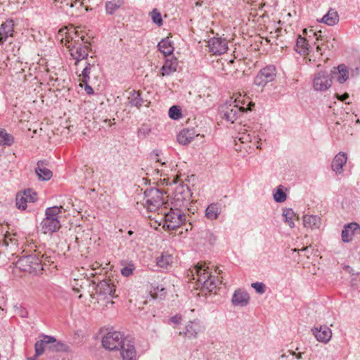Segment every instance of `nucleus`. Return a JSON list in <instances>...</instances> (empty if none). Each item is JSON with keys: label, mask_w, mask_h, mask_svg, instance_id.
I'll return each instance as SVG.
<instances>
[{"label": "nucleus", "mask_w": 360, "mask_h": 360, "mask_svg": "<svg viewBox=\"0 0 360 360\" xmlns=\"http://www.w3.org/2000/svg\"><path fill=\"white\" fill-rule=\"evenodd\" d=\"M67 34L66 28L59 30L58 35L62 37L60 40L61 43L64 44L68 47L71 56L75 60V65H78L82 60L88 58L89 46L82 44L78 41L72 42Z\"/></svg>", "instance_id": "1"}, {"label": "nucleus", "mask_w": 360, "mask_h": 360, "mask_svg": "<svg viewBox=\"0 0 360 360\" xmlns=\"http://www.w3.org/2000/svg\"><path fill=\"white\" fill-rule=\"evenodd\" d=\"M42 259L36 255H28L20 257L15 264V268L23 272L38 275L44 270Z\"/></svg>", "instance_id": "2"}, {"label": "nucleus", "mask_w": 360, "mask_h": 360, "mask_svg": "<svg viewBox=\"0 0 360 360\" xmlns=\"http://www.w3.org/2000/svg\"><path fill=\"white\" fill-rule=\"evenodd\" d=\"M254 105V103L250 102L245 108L243 105H239L238 102L236 99L234 101L231 99L229 102H226L221 107V113L224 120L233 123L240 116L242 112L247 110L251 111L252 107Z\"/></svg>", "instance_id": "3"}, {"label": "nucleus", "mask_w": 360, "mask_h": 360, "mask_svg": "<svg viewBox=\"0 0 360 360\" xmlns=\"http://www.w3.org/2000/svg\"><path fill=\"white\" fill-rule=\"evenodd\" d=\"M184 209L174 207L171 205L169 210L164 212L165 224L164 228L167 230H175L185 224L186 215Z\"/></svg>", "instance_id": "4"}, {"label": "nucleus", "mask_w": 360, "mask_h": 360, "mask_svg": "<svg viewBox=\"0 0 360 360\" xmlns=\"http://www.w3.org/2000/svg\"><path fill=\"white\" fill-rule=\"evenodd\" d=\"M165 204L162 190L153 187L144 191L143 205L149 212H155Z\"/></svg>", "instance_id": "5"}, {"label": "nucleus", "mask_w": 360, "mask_h": 360, "mask_svg": "<svg viewBox=\"0 0 360 360\" xmlns=\"http://www.w3.org/2000/svg\"><path fill=\"white\" fill-rule=\"evenodd\" d=\"M191 196L192 193L189 187L186 184H181L175 188L171 205L187 210Z\"/></svg>", "instance_id": "6"}, {"label": "nucleus", "mask_w": 360, "mask_h": 360, "mask_svg": "<svg viewBox=\"0 0 360 360\" xmlns=\"http://www.w3.org/2000/svg\"><path fill=\"white\" fill-rule=\"evenodd\" d=\"M127 341L120 332H108L102 339V345L110 351L119 350Z\"/></svg>", "instance_id": "7"}, {"label": "nucleus", "mask_w": 360, "mask_h": 360, "mask_svg": "<svg viewBox=\"0 0 360 360\" xmlns=\"http://www.w3.org/2000/svg\"><path fill=\"white\" fill-rule=\"evenodd\" d=\"M332 85V76L330 72L321 70L315 74L313 80V86L316 91H323Z\"/></svg>", "instance_id": "8"}, {"label": "nucleus", "mask_w": 360, "mask_h": 360, "mask_svg": "<svg viewBox=\"0 0 360 360\" xmlns=\"http://www.w3.org/2000/svg\"><path fill=\"white\" fill-rule=\"evenodd\" d=\"M276 75V70L274 65H267L260 70L254 79L257 86H265L268 82H272Z\"/></svg>", "instance_id": "9"}, {"label": "nucleus", "mask_w": 360, "mask_h": 360, "mask_svg": "<svg viewBox=\"0 0 360 360\" xmlns=\"http://www.w3.org/2000/svg\"><path fill=\"white\" fill-rule=\"evenodd\" d=\"M99 299H108L115 297V287L111 280H103L98 283L95 288Z\"/></svg>", "instance_id": "10"}, {"label": "nucleus", "mask_w": 360, "mask_h": 360, "mask_svg": "<svg viewBox=\"0 0 360 360\" xmlns=\"http://www.w3.org/2000/svg\"><path fill=\"white\" fill-rule=\"evenodd\" d=\"M192 276L195 274L197 276V284L198 286L203 285L211 276V273L208 271V267L204 262H198L191 271Z\"/></svg>", "instance_id": "11"}, {"label": "nucleus", "mask_w": 360, "mask_h": 360, "mask_svg": "<svg viewBox=\"0 0 360 360\" xmlns=\"http://www.w3.org/2000/svg\"><path fill=\"white\" fill-rule=\"evenodd\" d=\"M208 46L210 51L216 55H221L228 49L226 40L220 37L211 38L208 41Z\"/></svg>", "instance_id": "12"}, {"label": "nucleus", "mask_w": 360, "mask_h": 360, "mask_svg": "<svg viewBox=\"0 0 360 360\" xmlns=\"http://www.w3.org/2000/svg\"><path fill=\"white\" fill-rule=\"evenodd\" d=\"M205 327L200 320H194L189 321L186 326V330L184 334L189 339L196 338L198 335L203 333Z\"/></svg>", "instance_id": "13"}, {"label": "nucleus", "mask_w": 360, "mask_h": 360, "mask_svg": "<svg viewBox=\"0 0 360 360\" xmlns=\"http://www.w3.org/2000/svg\"><path fill=\"white\" fill-rule=\"evenodd\" d=\"M14 25V22L12 19H7L1 24L0 45H3L8 38L13 37Z\"/></svg>", "instance_id": "14"}, {"label": "nucleus", "mask_w": 360, "mask_h": 360, "mask_svg": "<svg viewBox=\"0 0 360 360\" xmlns=\"http://www.w3.org/2000/svg\"><path fill=\"white\" fill-rule=\"evenodd\" d=\"M311 332L319 342L323 343L329 342L332 337V330L325 325L314 326Z\"/></svg>", "instance_id": "15"}, {"label": "nucleus", "mask_w": 360, "mask_h": 360, "mask_svg": "<svg viewBox=\"0 0 360 360\" xmlns=\"http://www.w3.org/2000/svg\"><path fill=\"white\" fill-rule=\"evenodd\" d=\"M61 224L58 219L44 218L41 222V231L45 234H51L56 232L60 228Z\"/></svg>", "instance_id": "16"}, {"label": "nucleus", "mask_w": 360, "mask_h": 360, "mask_svg": "<svg viewBox=\"0 0 360 360\" xmlns=\"http://www.w3.org/2000/svg\"><path fill=\"white\" fill-rule=\"evenodd\" d=\"M231 302L234 306L245 307L250 302V296L246 291L239 288L235 290Z\"/></svg>", "instance_id": "17"}, {"label": "nucleus", "mask_w": 360, "mask_h": 360, "mask_svg": "<svg viewBox=\"0 0 360 360\" xmlns=\"http://www.w3.org/2000/svg\"><path fill=\"white\" fill-rule=\"evenodd\" d=\"M46 160H39L37 163L35 173L39 180L48 181L51 179L53 176L52 172L49 169L46 168Z\"/></svg>", "instance_id": "18"}, {"label": "nucleus", "mask_w": 360, "mask_h": 360, "mask_svg": "<svg viewBox=\"0 0 360 360\" xmlns=\"http://www.w3.org/2000/svg\"><path fill=\"white\" fill-rule=\"evenodd\" d=\"M43 339L37 340L34 344L35 354L37 356H39L44 353L46 345L49 346V344L56 341V338L53 336L41 335Z\"/></svg>", "instance_id": "19"}, {"label": "nucleus", "mask_w": 360, "mask_h": 360, "mask_svg": "<svg viewBox=\"0 0 360 360\" xmlns=\"http://www.w3.org/2000/svg\"><path fill=\"white\" fill-rule=\"evenodd\" d=\"M330 73L332 77H335L340 84H343L349 77V71L347 66L344 64H341L337 68H333Z\"/></svg>", "instance_id": "20"}, {"label": "nucleus", "mask_w": 360, "mask_h": 360, "mask_svg": "<svg viewBox=\"0 0 360 360\" xmlns=\"http://www.w3.org/2000/svg\"><path fill=\"white\" fill-rule=\"evenodd\" d=\"M123 360H136V352L133 344L127 341L120 348Z\"/></svg>", "instance_id": "21"}, {"label": "nucleus", "mask_w": 360, "mask_h": 360, "mask_svg": "<svg viewBox=\"0 0 360 360\" xmlns=\"http://www.w3.org/2000/svg\"><path fill=\"white\" fill-rule=\"evenodd\" d=\"M177 65L178 61L175 57H172L170 59H167L160 69L161 76H169L172 73L176 72Z\"/></svg>", "instance_id": "22"}, {"label": "nucleus", "mask_w": 360, "mask_h": 360, "mask_svg": "<svg viewBox=\"0 0 360 360\" xmlns=\"http://www.w3.org/2000/svg\"><path fill=\"white\" fill-rule=\"evenodd\" d=\"M197 134L194 129H184L177 135V141L181 145L191 143Z\"/></svg>", "instance_id": "23"}, {"label": "nucleus", "mask_w": 360, "mask_h": 360, "mask_svg": "<svg viewBox=\"0 0 360 360\" xmlns=\"http://www.w3.org/2000/svg\"><path fill=\"white\" fill-rule=\"evenodd\" d=\"M347 160V157L346 153L343 152H340L337 154L331 164L332 169L337 174L342 173V167L346 164Z\"/></svg>", "instance_id": "24"}, {"label": "nucleus", "mask_w": 360, "mask_h": 360, "mask_svg": "<svg viewBox=\"0 0 360 360\" xmlns=\"http://www.w3.org/2000/svg\"><path fill=\"white\" fill-rule=\"evenodd\" d=\"M304 227L311 229H319L321 224V219L317 215H304L303 217Z\"/></svg>", "instance_id": "25"}, {"label": "nucleus", "mask_w": 360, "mask_h": 360, "mask_svg": "<svg viewBox=\"0 0 360 360\" xmlns=\"http://www.w3.org/2000/svg\"><path fill=\"white\" fill-rule=\"evenodd\" d=\"M47 349L51 352H71L70 347L61 341H56L51 344H49Z\"/></svg>", "instance_id": "26"}, {"label": "nucleus", "mask_w": 360, "mask_h": 360, "mask_svg": "<svg viewBox=\"0 0 360 360\" xmlns=\"http://www.w3.org/2000/svg\"><path fill=\"white\" fill-rule=\"evenodd\" d=\"M173 256L167 252H164L156 258V264L160 268L167 269L173 263Z\"/></svg>", "instance_id": "27"}, {"label": "nucleus", "mask_w": 360, "mask_h": 360, "mask_svg": "<svg viewBox=\"0 0 360 360\" xmlns=\"http://www.w3.org/2000/svg\"><path fill=\"white\" fill-rule=\"evenodd\" d=\"M158 49L165 56L171 55L174 51V46L168 38L162 39L158 44Z\"/></svg>", "instance_id": "28"}, {"label": "nucleus", "mask_w": 360, "mask_h": 360, "mask_svg": "<svg viewBox=\"0 0 360 360\" xmlns=\"http://www.w3.org/2000/svg\"><path fill=\"white\" fill-rule=\"evenodd\" d=\"M339 21L338 12L334 9H330L328 12L322 18V22L328 25L333 26Z\"/></svg>", "instance_id": "29"}, {"label": "nucleus", "mask_w": 360, "mask_h": 360, "mask_svg": "<svg viewBox=\"0 0 360 360\" xmlns=\"http://www.w3.org/2000/svg\"><path fill=\"white\" fill-rule=\"evenodd\" d=\"M220 212V205L218 203H212L205 210V217L210 220L216 219Z\"/></svg>", "instance_id": "30"}, {"label": "nucleus", "mask_w": 360, "mask_h": 360, "mask_svg": "<svg viewBox=\"0 0 360 360\" xmlns=\"http://www.w3.org/2000/svg\"><path fill=\"white\" fill-rule=\"evenodd\" d=\"M309 44L306 38L299 36L296 42V51L300 54L307 55L309 53Z\"/></svg>", "instance_id": "31"}, {"label": "nucleus", "mask_w": 360, "mask_h": 360, "mask_svg": "<svg viewBox=\"0 0 360 360\" xmlns=\"http://www.w3.org/2000/svg\"><path fill=\"white\" fill-rule=\"evenodd\" d=\"M13 143V136L7 133L5 129H0V146H11Z\"/></svg>", "instance_id": "32"}, {"label": "nucleus", "mask_w": 360, "mask_h": 360, "mask_svg": "<svg viewBox=\"0 0 360 360\" xmlns=\"http://www.w3.org/2000/svg\"><path fill=\"white\" fill-rule=\"evenodd\" d=\"M123 4V0H111L105 4L107 13L113 14Z\"/></svg>", "instance_id": "33"}, {"label": "nucleus", "mask_w": 360, "mask_h": 360, "mask_svg": "<svg viewBox=\"0 0 360 360\" xmlns=\"http://www.w3.org/2000/svg\"><path fill=\"white\" fill-rule=\"evenodd\" d=\"M129 103L131 106L137 108L141 107L143 103V100L141 97V94L139 91L133 90L130 92Z\"/></svg>", "instance_id": "34"}, {"label": "nucleus", "mask_w": 360, "mask_h": 360, "mask_svg": "<svg viewBox=\"0 0 360 360\" xmlns=\"http://www.w3.org/2000/svg\"><path fill=\"white\" fill-rule=\"evenodd\" d=\"M219 284V280L216 279L215 277L211 276L203 285L200 287L203 290H206L209 292H212L217 285Z\"/></svg>", "instance_id": "35"}, {"label": "nucleus", "mask_w": 360, "mask_h": 360, "mask_svg": "<svg viewBox=\"0 0 360 360\" xmlns=\"http://www.w3.org/2000/svg\"><path fill=\"white\" fill-rule=\"evenodd\" d=\"M295 212L291 208L284 209L283 211V217H284V221L288 223L290 227L293 228L295 224L293 221V217Z\"/></svg>", "instance_id": "36"}, {"label": "nucleus", "mask_w": 360, "mask_h": 360, "mask_svg": "<svg viewBox=\"0 0 360 360\" xmlns=\"http://www.w3.org/2000/svg\"><path fill=\"white\" fill-rule=\"evenodd\" d=\"M60 209L62 207L53 206L51 207H48L45 211V218H56L58 219L59 214L60 213Z\"/></svg>", "instance_id": "37"}, {"label": "nucleus", "mask_w": 360, "mask_h": 360, "mask_svg": "<svg viewBox=\"0 0 360 360\" xmlns=\"http://www.w3.org/2000/svg\"><path fill=\"white\" fill-rule=\"evenodd\" d=\"M335 40L334 38L331 39V37L328 38L327 37H325V39L323 41H320L321 44L316 46V51L319 52L320 54L321 55L322 46L324 45H326V46L328 49H333L335 47Z\"/></svg>", "instance_id": "38"}, {"label": "nucleus", "mask_w": 360, "mask_h": 360, "mask_svg": "<svg viewBox=\"0 0 360 360\" xmlns=\"http://www.w3.org/2000/svg\"><path fill=\"white\" fill-rule=\"evenodd\" d=\"M169 116L171 119L178 120L182 117L181 109L178 105H173L169 110Z\"/></svg>", "instance_id": "39"}, {"label": "nucleus", "mask_w": 360, "mask_h": 360, "mask_svg": "<svg viewBox=\"0 0 360 360\" xmlns=\"http://www.w3.org/2000/svg\"><path fill=\"white\" fill-rule=\"evenodd\" d=\"M25 197L22 193H18L15 198L16 207L19 210H25L27 207V202H28Z\"/></svg>", "instance_id": "40"}, {"label": "nucleus", "mask_w": 360, "mask_h": 360, "mask_svg": "<svg viewBox=\"0 0 360 360\" xmlns=\"http://www.w3.org/2000/svg\"><path fill=\"white\" fill-rule=\"evenodd\" d=\"M22 195L28 202H34L37 200V195L32 189L28 188L23 191Z\"/></svg>", "instance_id": "41"}, {"label": "nucleus", "mask_w": 360, "mask_h": 360, "mask_svg": "<svg viewBox=\"0 0 360 360\" xmlns=\"http://www.w3.org/2000/svg\"><path fill=\"white\" fill-rule=\"evenodd\" d=\"M153 23L161 26L162 25V19L160 13L157 8H154L150 13Z\"/></svg>", "instance_id": "42"}, {"label": "nucleus", "mask_w": 360, "mask_h": 360, "mask_svg": "<svg viewBox=\"0 0 360 360\" xmlns=\"http://www.w3.org/2000/svg\"><path fill=\"white\" fill-rule=\"evenodd\" d=\"M304 34H306L309 37L311 36L315 37L316 39L320 42V41H323L325 39V36L321 34V31L314 32L313 30H309V32L306 29L304 30Z\"/></svg>", "instance_id": "43"}, {"label": "nucleus", "mask_w": 360, "mask_h": 360, "mask_svg": "<svg viewBox=\"0 0 360 360\" xmlns=\"http://www.w3.org/2000/svg\"><path fill=\"white\" fill-rule=\"evenodd\" d=\"M287 195L285 193L281 188H278L277 191L274 194V199L276 202H283L286 200Z\"/></svg>", "instance_id": "44"}, {"label": "nucleus", "mask_w": 360, "mask_h": 360, "mask_svg": "<svg viewBox=\"0 0 360 360\" xmlns=\"http://www.w3.org/2000/svg\"><path fill=\"white\" fill-rule=\"evenodd\" d=\"M251 286L259 294H263L266 291V285L262 282L252 283Z\"/></svg>", "instance_id": "45"}, {"label": "nucleus", "mask_w": 360, "mask_h": 360, "mask_svg": "<svg viewBox=\"0 0 360 360\" xmlns=\"http://www.w3.org/2000/svg\"><path fill=\"white\" fill-rule=\"evenodd\" d=\"M90 73L91 70L88 68H84V70L82 72L81 76H82V82L84 84L89 83L90 79Z\"/></svg>", "instance_id": "46"}, {"label": "nucleus", "mask_w": 360, "mask_h": 360, "mask_svg": "<svg viewBox=\"0 0 360 360\" xmlns=\"http://www.w3.org/2000/svg\"><path fill=\"white\" fill-rule=\"evenodd\" d=\"M352 234L353 233H351L349 231V230H348L346 228H344V229L342 231V233H341L342 241L345 242V243H348L350 240H352V237L351 236H352Z\"/></svg>", "instance_id": "47"}, {"label": "nucleus", "mask_w": 360, "mask_h": 360, "mask_svg": "<svg viewBox=\"0 0 360 360\" xmlns=\"http://www.w3.org/2000/svg\"><path fill=\"white\" fill-rule=\"evenodd\" d=\"M345 228L347 229L351 233H354L355 230L359 229V225L357 223L353 222L348 224L345 226Z\"/></svg>", "instance_id": "48"}, {"label": "nucleus", "mask_w": 360, "mask_h": 360, "mask_svg": "<svg viewBox=\"0 0 360 360\" xmlns=\"http://www.w3.org/2000/svg\"><path fill=\"white\" fill-rule=\"evenodd\" d=\"M160 155V151L158 150H153L150 155L151 157L156 161V162H160L162 165H165V162H162L160 159H159L158 157Z\"/></svg>", "instance_id": "49"}, {"label": "nucleus", "mask_w": 360, "mask_h": 360, "mask_svg": "<svg viewBox=\"0 0 360 360\" xmlns=\"http://www.w3.org/2000/svg\"><path fill=\"white\" fill-rule=\"evenodd\" d=\"M121 273L124 276H129L133 273V269L131 267L125 266L121 270Z\"/></svg>", "instance_id": "50"}, {"label": "nucleus", "mask_w": 360, "mask_h": 360, "mask_svg": "<svg viewBox=\"0 0 360 360\" xmlns=\"http://www.w3.org/2000/svg\"><path fill=\"white\" fill-rule=\"evenodd\" d=\"M181 316L179 314H176L172 316L169 321L175 324H179L181 321Z\"/></svg>", "instance_id": "51"}, {"label": "nucleus", "mask_w": 360, "mask_h": 360, "mask_svg": "<svg viewBox=\"0 0 360 360\" xmlns=\"http://www.w3.org/2000/svg\"><path fill=\"white\" fill-rule=\"evenodd\" d=\"M337 97H338V100H340L341 101H345L349 98V94L345 92V94H343L342 95L338 94Z\"/></svg>", "instance_id": "52"}, {"label": "nucleus", "mask_w": 360, "mask_h": 360, "mask_svg": "<svg viewBox=\"0 0 360 360\" xmlns=\"http://www.w3.org/2000/svg\"><path fill=\"white\" fill-rule=\"evenodd\" d=\"M85 84V91L87 94L89 95H91V94H94V90H93V88L91 86H90L88 83L86 84Z\"/></svg>", "instance_id": "53"}, {"label": "nucleus", "mask_w": 360, "mask_h": 360, "mask_svg": "<svg viewBox=\"0 0 360 360\" xmlns=\"http://www.w3.org/2000/svg\"><path fill=\"white\" fill-rule=\"evenodd\" d=\"M150 131V129H146V131L143 129H139V136H141L142 134L145 137Z\"/></svg>", "instance_id": "54"}, {"label": "nucleus", "mask_w": 360, "mask_h": 360, "mask_svg": "<svg viewBox=\"0 0 360 360\" xmlns=\"http://www.w3.org/2000/svg\"><path fill=\"white\" fill-rule=\"evenodd\" d=\"M81 38V40L84 43V44H86L88 43L87 40L85 39V37L84 36H82L80 37Z\"/></svg>", "instance_id": "55"}, {"label": "nucleus", "mask_w": 360, "mask_h": 360, "mask_svg": "<svg viewBox=\"0 0 360 360\" xmlns=\"http://www.w3.org/2000/svg\"><path fill=\"white\" fill-rule=\"evenodd\" d=\"M38 356H36V354L34 356L27 358V360H37Z\"/></svg>", "instance_id": "56"}, {"label": "nucleus", "mask_w": 360, "mask_h": 360, "mask_svg": "<svg viewBox=\"0 0 360 360\" xmlns=\"http://www.w3.org/2000/svg\"><path fill=\"white\" fill-rule=\"evenodd\" d=\"M27 315V312L26 311H22V313L20 314V316L22 317H26Z\"/></svg>", "instance_id": "57"}, {"label": "nucleus", "mask_w": 360, "mask_h": 360, "mask_svg": "<svg viewBox=\"0 0 360 360\" xmlns=\"http://www.w3.org/2000/svg\"><path fill=\"white\" fill-rule=\"evenodd\" d=\"M344 269L349 272H350V270H352V268L349 266H345Z\"/></svg>", "instance_id": "58"}, {"label": "nucleus", "mask_w": 360, "mask_h": 360, "mask_svg": "<svg viewBox=\"0 0 360 360\" xmlns=\"http://www.w3.org/2000/svg\"><path fill=\"white\" fill-rule=\"evenodd\" d=\"M91 66L92 65L89 63H86L85 68H89V70H91Z\"/></svg>", "instance_id": "59"}, {"label": "nucleus", "mask_w": 360, "mask_h": 360, "mask_svg": "<svg viewBox=\"0 0 360 360\" xmlns=\"http://www.w3.org/2000/svg\"><path fill=\"white\" fill-rule=\"evenodd\" d=\"M77 2H79V1H78V0H76L74 3H72V4H70V7H74V6H75V5Z\"/></svg>", "instance_id": "60"}, {"label": "nucleus", "mask_w": 360, "mask_h": 360, "mask_svg": "<svg viewBox=\"0 0 360 360\" xmlns=\"http://www.w3.org/2000/svg\"><path fill=\"white\" fill-rule=\"evenodd\" d=\"M160 292H162V293H161V295H162L163 294H165V288H161V290H160Z\"/></svg>", "instance_id": "61"}, {"label": "nucleus", "mask_w": 360, "mask_h": 360, "mask_svg": "<svg viewBox=\"0 0 360 360\" xmlns=\"http://www.w3.org/2000/svg\"><path fill=\"white\" fill-rule=\"evenodd\" d=\"M85 10H86V11H91V10H92V8H90V7H89V6H86Z\"/></svg>", "instance_id": "62"}, {"label": "nucleus", "mask_w": 360, "mask_h": 360, "mask_svg": "<svg viewBox=\"0 0 360 360\" xmlns=\"http://www.w3.org/2000/svg\"><path fill=\"white\" fill-rule=\"evenodd\" d=\"M132 233H133V231H128V234H129V235H131Z\"/></svg>", "instance_id": "63"}, {"label": "nucleus", "mask_w": 360, "mask_h": 360, "mask_svg": "<svg viewBox=\"0 0 360 360\" xmlns=\"http://www.w3.org/2000/svg\"><path fill=\"white\" fill-rule=\"evenodd\" d=\"M83 4H84L83 2H81L80 3V6H82L83 5Z\"/></svg>", "instance_id": "64"}]
</instances>
